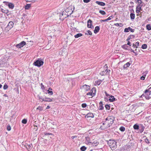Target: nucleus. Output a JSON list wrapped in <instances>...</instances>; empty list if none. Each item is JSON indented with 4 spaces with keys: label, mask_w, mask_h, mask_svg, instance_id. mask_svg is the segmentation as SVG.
I'll list each match as a JSON object with an SVG mask.
<instances>
[{
    "label": "nucleus",
    "mask_w": 151,
    "mask_h": 151,
    "mask_svg": "<svg viewBox=\"0 0 151 151\" xmlns=\"http://www.w3.org/2000/svg\"><path fill=\"white\" fill-rule=\"evenodd\" d=\"M129 31H130L132 32H134V29H132L130 27L128 28H126L124 29V32H128Z\"/></svg>",
    "instance_id": "8"
},
{
    "label": "nucleus",
    "mask_w": 151,
    "mask_h": 151,
    "mask_svg": "<svg viewBox=\"0 0 151 151\" xmlns=\"http://www.w3.org/2000/svg\"><path fill=\"white\" fill-rule=\"evenodd\" d=\"M13 25L14 23L12 21H10L9 22L7 27L10 29L13 27Z\"/></svg>",
    "instance_id": "11"
},
{
    "label": "nucleus",
    "mask_w": 151,
    "mask_h": 151,
    "mask_svg": "<svg viewBox=\"0 0 151 151\" xmlns=\"http://www.w3.org/2000/svg\"><path fill=\"white\" fill-rule=\"evenodd\" d=\"M105 107L106 110H109L110 108V106L108 105H106Z\"/></svg>",
    "instance_id": "40"
},
{
    "label": "nucleus",
    "mask_w": 151,
    "mask_h": 151,
    "mask_svg": "<svg viewBox=\"0 0 151 151\" xmlns=\"http://www.w3.org/2000/svg\"><path fill=\"white\" fill-rule=\"evenodd\" d=\"M114 120V117L113 116H108L106 119L104 123L101 125L100 129L101 130H104L109 127L113 123Z\"/></svg>",
    "instance_id": "1"
},
{
    "label": "nucleus",
    "mask_w": 151,
    "mask_h": 151,
    "mask_svg": "<svg viewBox=\"0 0 151 151\" xmlns=\"http://www.w3.org/2000/svg\"><path fill=\"white\" fill-rule=\"evenodd\" d=\"M8 86L6 84H5L4 85V86H3V89L4 90H6V89L8 88Z\"/></svg>",
    "instance_id": "41"
},
{
    "label": "nucleus",
    "mask_w": 151,
    "mask_h": 151,
    "mask_svg": "<svg viewBox=\"0 0 151 151\" xmlns=\"http://www.w3.org/2000/svg\"><path fill=\"white\" fill-rule=\"evenodd\" d=\"M30 7V5L27 4L25 6V9H28Z\"/></svg>",
    "instance_id": "38"
},
{
    "label": "nucleus",
    "mask_w": 151,
    "mask_h": 151,
    "mask_svg": "<svg viewBox=\"0 0 151 151\" xmlns=\"http://www.w3.org/2000/svg\"><path fill=\"white\" fill-rule=\"evenodd\" d=\"M139 42H137L135 44V45H136L137 47H138L139 46Z\"/></svg>",
    "instance_id": "47"
},
{
    "label": "nucleus",
    "mask_w": 151,
    "mask_h": 151,
    "mask_svg": "<svg viewBox=\"0 0 151 151\" xmlns=\"http://www.w3.org/2000/svg\"><path fill=\"white\" fill-rule=\"evenodd\" d=\"M93 145L95 146H97L99 144V142H90Z\"/></svg>",
    "instance_id": "23"
},
{
    "label": "nucleus",
    "mask_w": 151,
    "mask_h": 151,
    "mask_svg": "<svg viewBox=\"0 0 151 151\" xmlns=\"http://www.w3.org/2000/svg\"><path fill=\"white\" fill-rule=\"evenodd\" d=\"M44 63L43 60L41 58H39L37 60L35 61L33 63V65L38 67H40Z\"/></svg>",
    "instance_id": "3"
},
{
    "label": "nucleus",
    "mask_w": 151,
    "mask_h": 151,
    "mask_svg": "<svg viewBox=\"0 0 151 151\" xmlns=\"http://www.w3.org/2000/svg\"><path fill=\"white\" fill-rule=\"evenodd\" d=\"M114 25L116 26H119L120 27H122L123 26V25L121 23H116L114 24Z\"/></svg>",
    "instance_id": "28"
},
{
    "label": "nucleus",
    "mask_w": 151,
    "mask_h": 151,
    "mask_svg": "<svg viewBox=\"0 0 151 151\" xmlns=\"http://www.w3.org/2000/svg\"><path fill=\"white\" fill-rule=\"evenodd\" d=\"M93 114H87L85 116V117L88 120H90L91 118H93Z\"/></svg>",
    "instance_id": "10"
},
{
    "label": "nucleus",
    "mask_w": 151,
    "mask_h": 151,
    "mask_svg": "<svg viewBox=\"0 0 151 151\" xmlns=\"http://www.w3.org/2000/svg\"><path fill=\"white\" fill-rule=\"evenodd\" d=\"M122 48H123L124 49H125L126 50H127V49H128L129 47L128 46H127V45L126 44L124 45H122Z\"/></svg>",
    "instance_id": "24"
},
{
    "label": "nucleus",
    "mask_w": 151,
    "mask_h": 151,
    "mask_svg": "<svg viewBox=\"0 0 151 151\" xmlns=\"http://www.w3.org/2000/svg\"><path fill=\"white\" fill-rule=\"evenodd\" d=\"M102 81V80H100L97 81H96L95 82V83L96 85H99L101 84V82Z\"/></svg>",
    "instance_id": "19"
},
{
    "label": "nucleus",
    "mask_w": 151,
    "mask_h": 151,
    "mask_svg": "<svg viewBox=\"0 0 151 151\" xmlns=\"http://www.w3.org/2000/svg\"><path fill=\"white\" fill-rule=\"evenodd\" d=\"M86 89V90L87 91L89 89V87L88 86L85 85L83 86Z\"/></svg>",
    "instance_id": "22"
},
{
    "label": "nucleus",
    "mask_w": 151,
    "mask_h": 151,
    "mask_svg": "<svg viewBox=\"0 0 151 151\" xmlns=\"http://www.w3.org/2000/svg\"><path fill=\"white\" fill-rule=\"evenodd\" d=\"M27 122V120L26 119H24L22 121V123L24 124H26Z\"/></svg>",
    "instance_id": "37"
},
{
    "label": "nucleus",
    "mask_w": 151,
    "mask_h": 151,
    "mask_svg": "<svg viewBox=\"0 0 151 151\" xmlns=\"http://www.w3.org/2000/svg\"><path fill=\"white\" fill-rule=\"evenodd\" d=\"M100 28L99 26H96L95 28L94 31V33L95 34L97 33L99 31Z\"/></svg>",
    "instance_id": "15"
},
{
    "label": "nucleus",
    "mask_w": 151,
    "mask_h": 151,
    "mask_svg": "<svg viewBox=\"0 0 151 151\" xmlns=\"http://www.w3.org/2000/svg\"><path fill=\"white\" fill-rule=\"evenodd\" d=\"M35 127L34 128V129L35 131H36L38 129V128L37 126L34 125V126Z\"/></svg>",
    "instance_id": "50"
},
{
    "label": "nucleus",
    "mask_w": 151,
    "mask_h": 151,
    "mask_svg": "<svg viewBox=\"0 0 151 151\" xmlns=\"http://www.w3.org/2000/svg\"><path fill=\"white\" fill-rule=\"evenodd\" d=\"M37 110H38L39 109V110H42V108L41 107H37Z\"/></svg>",
    "instance_id": "55"
},
{
    "label": "nucleus",
    "mask_w": 151,
    "mask_h": 151,
    "mask_svg": "<svg viewBox=\"0 0 151 151\" xmlns=\"http://www.w3.org/2000/svg\"><path fill=\"white\" fill-rule=\"evenodd\" d=\"M45 135H48V137H50V138H52L53 137H54V135L51 133H45Z\"/></svg>",
    "instance_id": "18"
},
{
    "label": "nucleus",
    "mask_w": 151,
    "mask_h": 151,
    "mask_svg": "<svg viewBox=\"0 0 151 151\" xmlns=\"http://www.w3.org/2000/svg\"><path fill=\"white\" fill-rule=\"evenodd\" d=\"M110 98L109 99V101H110L113 102L115 101V99L114 98V96H111L110 97Z\"/></svg>",
    "instance_id": "16"
},
{
    "label": "nucleus",
    "mask_w": 151,
    "mask_h": 151,
    "mask_svg": "<svg viewBox=\"0 0 151 151\" xmlns=\"http://www.w3.org/2000/svg\"><path fill=\"white\" fill-rule=\"evenodd\" d=\"M37 0H25L27 2H34Z\"/></svg>",
    "instance_id": "39"
},
{
    "label": "nucleus",
    "mask_w": 151,
    "mask_h": 151,
    "mask_svg": "<svg viewBox=\"0 0 151 151\" xmlns=\"http://www.w3.org/2000/svg\"><path fill=\"white\" fill-rule=\"evenodd\" d=\"M130 17L131 19H134L135 18V14L134 13H131L130 14Z\"/></svg>",
    "instance_id": "20"
},
{
    "label": "nucleus",
    "mask_w": 151,
    "mask_h": 151,
    "mask_svg": "<svg viewBox=\"0 0 151 151\" xmlns=\"http://www.w3.org/2000/svg\"><path fill=\"white\" fill-rule=\"evenodd\" d=\"M130 63L129 62H128L126 64H125L124 66V69H125L129 67L130 65Z\"/></svg>",
    "instance_id": "21"
},
{
    "label": "nucleus",
    "mask_w": 151,
    "mask_h": 151,
    "mask_svg": "<svg viewBox=\"0 0 151 151\" xmlns=\"http://www.w3.org/2000/svg\"><path fill=\"white\" fill-rule=\"evenodd\" d=\"M135 2L138 3V4H143V2L142 1V0H135Z\"/></svg>",
    "instance_id": "29"
},
{
    "label": "nucleus",
    "mask_w": 151,
    "mask_h": 151,
    "mask_svg": "<svg viewBox=\"0 0 151 151\" xmlns=\"http://www.w3.org/2000/svg\"><path fill=\"white\" fill-rule=\"evenodd\" d=\"M146 28L148 30H151V25L150 24H147L146 25Z\"/></svg>",
    "instance_id": "27"
},
{
    "label": "nucleus",
    "mask_w": 151,
    "mask_h": 151,
    "mask_svg": "<svg viewBox=\"0 0 151 151\" xmlns=\"http://www.w3.org/2000/svg\"><path fill=\"white\" fill-rule=\"evenodd\" d=\"M133 128L135 129H139V126L137 124H136L134 125Z\"/></svg>",
    "instance_id": "26"
},
{
    "label": "nucleus",
    "mask_w": 151,
    "mask_h": 151,
    "mask_svg": "<svg viewBox=\"0 0 151 151\" xmlns=\"http://www.w3.org/2000/svg\"><path fill=\"white\" fill-rule=\"evenodd\" d=\"M52 99H51L49 98L45 97V98H43L42 99V101H45L50 102L52 101Z\"/></svg>",
    "instance_id": "14"
},
{
    "label": "nucleus",
    "mask_w": 151,
    "mask_h": 151,
    "mask_svg": "<svg viewBox=\"0 0 151 151\" xmlns=\"http://www.w3.org/2000/svg\"><path fill=\"white\" fill-rule=\"evenodd\" d=\"M48 93L49 94H50L51 95H52L53 93L52 91H50L49 90H47Z\"/></svg>",
    "instance_id": "48"
},
{
    "label": "nucleus",
    "mask_w": 151,
    "mask_h": 151,
    "mask_svg": "<svg viewBox=\"0 0 151 151\" xmlns=\"http://www.w3.org/2000/svg\"><path fill=\"white\" fill-rule=\"evenodd\" d=\"M99 108V109L100 110H102L103 109V107L102 105H100Z\"/></svg>",
    "instance_id": "53"
},
{
    "label": "nucleus",
    "mask_w": 151,
    "mask_h": 151,
    "mask_svg": "<svg viewBox=\"0 0 151 151\" xmlns=\"http://www.w3.org/2000/svg\"><path fill=\"white\" fill-rule=\"evenodd\" d=\"M77 137V136H72V138L73 139H74V138H76Z\"/></svg>",
    "instance_id": "62"
},
{
    "label": "nucleus",
    "mask_w": 151,
    "mask_h": 151,
    "mask_svg": "<svg viewBox=\"0 0 151 151\" xmlns=\"http://www.w3.org/2000/svg\"><path fill=\"white\" fill-rule=\"evenodd\" d=\"M132 46L134 48H137V47L136 45H135V44L134 43L133 44Z\"/></svg>",
    "instance_id": "54"
},
{
    "label": "nucleus",
    "mask_w": 151,
    "mask_h": 151,
    "mask_svg": "<svg viewBox=\"0 0 151 151\" xmlns=\"http://www.w3.org/2000/svg\"><path fill=\"white\" fill-rule=\"evenodd\" d=\"M11 127L10 125H8L7 127V129L8 131H9L11 130Z\"/></svg>",
    "instance_id": "43"
},
{
    "label": "nucleus",
    "mask_w": 151,
    "mask_h": 151,
    "mask_svg": "<svg viewBox=\"0 0 151 151\" xmlns=\"http://www.w3.org/2000/svg\"><path fill=\"white\" fill-rule=\"evenodd\" d=\"M143 6H145V4L143 2V4H138L137 6L141 7V8H142V7Z\"/></svg>",
    "instance_id": "36"
},
{
    "label": "nucleus",
    "mask_w": 151,
    "mask_h": 151,
    "mask_svg": "<svg viewBox=\"0 0 151 151\" xmlns=\"http://www.w3.org/2000/svg\"><path fill=\"white\" fill-rule=\"evenodd\" d=\"M145 76H142V77H141L140 79L142 80H144L145 79Z\"/></svg>",
    "instance_id": "49"
},
{
    "label": "nucleus",
    "mask_w": 151,
    "mask_h": 151,
    "mask_svg": "<svg viewBox=\"0 0 151 151\" xmlns=\"http://www.w3.org/2000/svg\"><path fill=\"white\" fill-rule=\"evenodd\" d=\"M92 92H88L87 93V95H92V96H94L95 95V93L96 90L95 89H94L93 88H92Z\"/></svg>",
    "instance_id": "9"
},
{
    "label": "nucleus",
    "mask_w": 151,
    "mask_h": 151,
    "mask_svg": "<svg viewBox=\"0 0 151 151\" xmlns=\"http://www.w3.org/2000/svg\"><path fill=\"white\" fill-rule=\"evenodd\" d=\"M119 130L122 132H124L125 130V128L124 127H121L119 128Z\"/></svg>",
    "instance_id": "32"
},
{
    "label": "nucleus",
    "mask_w": 151,
    "mask_h": 151,
    "mask_svg": "<svg viewBox=\"0 0 151 151\" xmlns=\"http://www.w3.org/2000/svg\"><path fill=\"white\" fill-rule=\"evenodd\" d=\"M9 7L11 9H13L14 7V5L12 3H9L8 4Z\"/></svg>",
    "instance_id": "31"
},
{
    "label": "nucleus",
    "mask_w": 151,
    "mask_h": 151,
    "mask_svg": "<svg viewBox=\"0 0 151 151\" xmlns=\"http://www.w3.org/2000/svg\"><path fill=\"white\" fill-rule=\"evenodd\" d=\"M147 47V45L146 44H144L142 46L141 48L143 49H146Z\"/></svg>",
    "instance_id": "30"
},
{
    "label": "nucleus",
    "mask_w": 151,
    "mask_h": 151,
    "mask_svg": "<svg viewBox=\"0 0 151 151\" xmlns=\"http://www.w3.org/2000/svg\"><path fill=\"white\" fill-rule=\"evenodd\" d=\"M149 96L150 95H145L144 97H145L147 99H149L150 98Z\"/></svg>",
    "instance_id": "44"
},
{
    "label": "nucleus",
    "mask_w": 151,
    "mask_h": 151,
    "mask_svg": "<svg viewBox=\"0 0 151 151\" xmlns=\"http://www.w3.org/2000/svg\"><path fill=\"white\" fill-rule=\"evenodd\" d=\"M92 21L90 19H89L87 21V27L88 28H92L93 27L92 25Z\"/></svg>",
    "instance_id": "7"
},
{
    "label": "nucleus",
    "mask_w": 151,
    "mask_h": 151,
    "mask_svg": "<svg viewBox=\"0 0 151 151\" xmlns=\"http://www.w3.org/2000/svg\"><path fill=\"white\" fill-rule=\"evenodd\" d=\"M113 18V17L112 16H110L108 18L106 19L107 21L111 20Z\"/></svg>",
    "instance_id": "46"
},
{
    "label": "nucleus",
    "mask_w": 151,
    "mask_h": 151,
    "mask_svg": "<svg viewBox=\"0 0 151 151\" xmlns=\"http://www.w3.org/2000/svg\"><path fill=\"white\" fill-rule=\"evenodd\" d=\"M86 149V148L84 146H83L81 147V151H84Z\"/></svg>",
    "instance_id": "33"
},
{
    "label": "nucleus",
    "mask_w": 151,
    "mask_h": 151,
    "mask_svg": "<svg viewBox=\"0 0 151 151\" xmlns=\"http://www.w3.org/2000/svg\"><path fill=\"white\" fill-rule=\"evenodd\" d=\"M135 37V36L133 35H130L129 36L127 39V41H128L129 40L131 39L134 38Z\"/></svg>",
    "instance_id": "17"
},
{
    "label": "nucleus",
    "mask_w": 151,
    "mask_h": 151,
    "mask_svg": "<svg viewBox=\"0 0 151 151\" xmlns=\"http://www.w3.org/2000/svg\"><path fill=\"white\" fill-rule=\"evenodd\" d=\"M26 44V42L24 41H23L21 42L20 43L17 44L16 47L18 48H20L22 47H23Z\"/></svg>",
    "instance_id": "6"
},
{
    "label": "nucleus",
    "mask_w": 151,
    "mask_h": 151,
    "mask_svg": "<svg viewBox=\"0 0 151 151\" xmlns=\"http://www.w3.org/2000/svg\"><path fill=\"white\" fill-rule=\"evenodd\" d=\"M142 10V8L141 7H139L137 6L136 8V12L137 14H139L141 11ZM138 14H137V16H138Z\"/></svg>",
    "instance_id": "12"
},
{
    "label": "nucleus",
    "mask_w": 151,
    "mask_h": 151,
    "mask_svg": "<svg viewBox=\"0 0 151 151\" xmlns=\"http://www.w3.org/2000/svg\"><path fill=\"white\" fill-rule=\"evenodd\" d=\"M130 50V51L131 52H132L133 53H135V52H134V50H133L132 49H131Z\"/></svg>",
    "instance_id": "60"
},
{
    "label": "nucleus",
    "mask_w": 151,
    "mask_h": 151,
    "mask_svg": "<svg viewBox=\"0 0 151 151\" xmlns=\"http://www.w3.org/2000/svg\"><path fill=\"white\" fill-rule=\"evenodd\" d=\"M52 124L53 125L55 126H57V124H56V123L55 122H53V123H52Z\"/></svg>",
    "instance_id": "57"
},
{
    "label": "nucleus",
    "mask_w": 151,
    "mask_h": 151,
    "mask_svg": "<svg viewBox=\"0 0 151 151\" xmlns=\"http://www.w3.org/2000/svg\"><path fill=\"white\" fill-rule=\"evenodd\" d=\"M32 145H27L26 146V148L28 150V149H30V148L31 147Z\"/></svg>",
    "instance_id": "35"
},
{
    "label": "nucleus",
    "mask_w": 151,
    "mask_h": 151,
    "mask_svg": "<svg viewBox=\"0 0 151 151\" xmlns=\"http://www.w3.org/2000/svg\"><path fill=\"white\" fill-rule=\"evenodd\" d=\"M151 87L147 89H146L144 93L141 96V97L142 98L143 96H144L145 95H150L151 94Z\"/></svg>",
    "instance_id": "5"
},
{
    "label": "nucleus",
    "mask_w": 151,
    "mask_h": 151,
    "mask_svg": "<svg viewBox=\"0 0 151 151\" xmlns=\"http://www.w3.org/2000/svg\"><path fill=\"white\" fill-rule=\"evenodd\" d=\"M96 4H97L99 5H100L101 6H104L105 5V4L103 2H101V1H96Z\"/></svg>",
    "instance_id": "13"
},
{
    "label": "nucleus",
    "mask_w": 151,
    "mask_h": 151,
    "mask_svg": "<svg viewBox=\"0 0 151 151\" xmlns=\"http://www.w3.org/2000/svg\"><path fill=\"white\" fill-rule=\"evenodd\" d=\"M109 71L110 72V70H108V67L106 65L104 67V70L101 72L100 74L101 76L106 75Z\"/></svg>",
    "instance_id": "4"
},
{
    "label": "nucleus",
    "mask_w": 151,
    "mask_h": 151,
    "mask_svg": "<svg viewBox=\"0 0 151 151\" xmlns=\"http://www.w3.org/2000/svg\"><path fill=\"white\" fill-rule=\"evenodd\" d=\"M82 36V34L81 33H78L75 35V37L76 38H78Z\"/></svg>",
    "instance_id": "25"
},
{
    "label": "nucleus",
    "mask_w": 151,
    "mask_h": 151,
    "mask_svg": "<svg viewBox=\"0 0 151 151\" xmlns=\"http://www.w3.org/2000/svg\"><path fill=\"white\" fill-rule=\"evenodd\" d=\"M104 93H105V94H106V95L107 96H109V94H108L106 92V91H105Z\"/></svg>",
    "instance_id": "61"
},
{
    "label": "nucleus",
    "mask_w": 151,
    "mask_h": 151,
    "mask_svg": "<svg viewBox=\"0 0 151 151\" xmlns=\"http://www.w3.org/2000/svg\"><path fill=\"white\" fill-rule=\"evenodd\" d=\"M106 21H107V20H106V19H104V20H100V22H106Z\"/></svg>",
    "instance_id": "56"
},
{
    "label": "nucleus",
    "mask_w": 151,
    "mask_h": 151,
    "mask_svg": "<svg viewBox=\"0 0 151 151\" xmlns=\"http://www.w3.org/2000/svg\"><path fill=\"white\" fill-rule=\"evenodd\" d=\"M146 139V142L147 143L149 144L150 143L149 141V139Z\"/></svg>",
    "instance_id": "58"
},
{
    "label": "nucleus",
    "mask_w": 151,
    "mask_h": 151,
    "mask_svg": "<svg viewBox=\"0 0 151 151\" xmlns=\"http://www.w3.org/2000/svg\"><path fill=\"white\" fill-rule=\"evenodd\" d=\"M88 34L89 35H92V33L90 31L88 30Z\"/></svg>",
    "instance_id": "52"
},
{
    "label": "nucleus",
    "mask_w": 151,
    "mask_h": 151,
    "mask_svg": "<svg viewBox=\"0 0 151 151\" xmlns=\"http://www.w3.org/2000/svg\"><path fill=\"white\" fill-rule=\"evenodd\" d=\"M99 13L103 15L106 14V13L104 11L100 10L99 11Z\"/></svg>",
    "instance_id": "34"
},
{
    "label": "nucleus",
    "mask_w": 151,
    "mask_h": 151,
    "mask_svg": "<svg viewBox=\"0 0 151 151\" xmlns=\"http://www.w3.org/2000/svg\"><path fill=\"white\" fill-rule=\"evenodd\" d=\"M50 108V106H47V109H49Z\"/></svg>",
    "instance_id": "64"
},
{
    "label": "nucleus",
    "mask_w": 151,
    "mask_h": 151,
    "mask_svg": "<svg viewBox=\"0 0 151 151\" xmlns=\"http://www.w3.org/2000/svg\"><path fill=\"white\" fill-rule=\"evenodd\" d=\"M41 86V88L42 90H44L45 89V87L43 85L42 83H41L40 84Z\"/></svg>",
    "instance_id": "45"
},
{
    "label": "nucleus",
    "mask_w": 151,
    "mask_h": 151,
    "mask_svg": "<svg viewBox=\"0 0 151 151\" xmlns=\"http://www.w3.org/2000/svg\"><path fill=\"white\" fill-rule=\"evenodd\" d=\"M40 99H42V100L43 98H42V96H39V98Z\"/></svg>",
    "instance_id": "63"
},
{
    "label": "nucleus",
    "mask_w": 151,
    "mask_h": 151,
    "mask_svg": "<svg viewBox=\"0 0 151 151\" xmlns=\"http://www.w3.org/2000/svg\"><path fill=\"white\" fill-rule=\"evenodd\" d=\"M116 142L114 140H110L108 142V144L112 150H114L116 147Z\"/></svg>",
    "instance_id": "2"
},
{
    "label": "nucleus",
    "mask_w": 151,
    "mask_h": 151,
    "mask_svg": "<svg viewBox=\"0 0 151 151\" xmlns=\"http://www.w3.org/2000/svg\"><path fill=\"white\" fill-rule=\"evenodd\" d=\"M83 2L85 3H88L90 2V0H83Z\"/></svg>",
    "instance_id": "51"
},
{
    "label": "nucleus",
    "mask_w": 151,
    "mask_h": 151,
    "mask_svg": "<svg viewBox=\"0 0 151 151\" xmlns=\"http://www.w3.org/2000/svg\"><path fill=\"white\" fill-rule=\"evenodd\" d=\"M81 106L83 108H84L87 105L86 103H83L82 104Z\"/></svg>",
    "instance_id": "42"
},
{
    "label": "nucleus",
    "mask_w": 151,
    "mask_h": 151,
    "mask_svg": "<svg viewBox=\"0 0 151 151\" xmlns=\"http://www.w3.org/2000/svg\"><path fill=\"white\" fill-rule=\"evenodd\" d=\"M127 45H129L130 46H131V43L129 41H128L127 44Z\"/></svg>",
    "instance_id": "59"
}]
</instances>
